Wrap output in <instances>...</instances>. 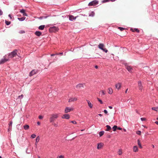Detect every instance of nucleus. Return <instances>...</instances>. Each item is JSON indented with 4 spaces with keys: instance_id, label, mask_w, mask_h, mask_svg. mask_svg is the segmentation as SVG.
Here are the masks:
<instances>
[{
    "instance_id": "49",
    "label": "nucleus",
    "mask_w": 158,
    "mask_h": 158,
    "mask_svg": "<svg viewBox=\"0 0 158 158\" xmlns=\"http://www.w3.org/2000/svg\"><path fill=\"white\" fill-rule=\"evenodd\" d=\"M19 98H20L21 97V98H22L23 97V94H22L21 95L19 96Z\"/></svg>"
},
{
    "instance_id": "52",
    "label": "nucleus",
    "mask_w": 158,
    "mask_h": 158,
    "mask_svg": "<svg viewBox=\"0 0 158 158\" xmlns=\"http://www.w3.org/2000/svg\"><path fill=\"white\" fill-rule=\"evenodd\" d=\"M109 108L110 109H112V107L111 106H109Z\"/></svg>"
},
{
    "instance_id": "62",
    "label": "nucleus",
    "mask_w": 158,
    "mask_h": 158,
    "mask_svg": "<svg viewBox=\"0 0 158 158\" xmlns=\"http://www.w3.org/2000/svg\"><path fill=\"white\" fill-rule=\"evenodd\" d=\"M127 102H129V100H128L127 101Z\"/></svg>"
},
{
    "instance_id": "43",
    "label": "nucleus",
    "mask_w": 158,
    "mask_h": 158,
    "mask_svg": "<svg viewBox=\"0 0 158 158\" xmlns=\"http://www.w3.org/2000/svg\"><path fill=\"white\" fill-rule=\"evenodd\" d=\"M141 120L142 121H145L146 120V118H141Z\"/></svg>"
},
{
    "instance_id": "10",
    "label": "nucleus",
    "mask_w": 158,
    "mask_h": 158,
    "mask_svg": "<svg viewBox=\"0 0 158 158\" xmlns=\"http://www.w3.org/2000/svg\"><path fill=\"white\" fill-rule=\"evenodd\" d=\"M138 85L139 89L140 90H142L143 89V87L142 86L141 81H138Z\"/></svg>"
},
{
    "instance_id": "57",
    "label": "nucleus",
    "mask_w": 158,
    "mask_h": 158,
    "mask_svg": "<svg viewBox=\"0 0 158 158\" xmlns=\"http://www.w3.org/2000/svg\"><path fill=\"white\" fill-rule=\"evenodd\" d=\"M118 130H121L122 129V128L120 127H118Z\"/></svg>"
},
{
    "instance_id": "21",
    "label": "nucleus",
    "mask_w": 158,
    "mask_h": 158,
    "mask_svg": "<svg viewBox=\"0 0 158 158\" xmlns=\"http://www.w3.org/2000/svg\"><path fill=\"white\" fill-rule=\"evenodd\" d=\"M106 127H107V129L105 130L106 131H110L111 129V127L109 125H106Z\"/></svg>"
},
{
    "instance_id": "1",
    "label": "nucleus",
    "mask_w": 158,
    "mask_h": 158,
    "mask_svg": "<svg viewBox=\"0 0 158 158\" xmlns=\"http://www.w3.org/2000/svg\"><path fill=\"white\" fill-rule=\"evenodd\" d=\"M18 51L16 49L14 51L9 53L8 55V59L9 58H12L17 56L19 57H20V56L18 55L17 54Z\"/></svg>"
},
{
    "instance_id": "46",
    "label": "nucleus",
    "mask_w": 158,
    "mask_h": 158,
    "mask_svg": "<svg viewBox=\"0 0 158 158\" xmlns=\"http://www.w3.org/2000/svg\"><path fill=\"white\" fill-rule=\"evenodd\" d=\"M39 118L40 119H42L43 118V117L41 115H40L39 116Z\"/></svg>"
},
{
    "instance_id": "30",
    "label": "nucleus",
    "mask_w": 158,
    "mask_h": 158,
    "mask_svg": "<svg viewBox=\"0 0 158 158\" xmlns=\"http://www.w3.org/2000/svg\"><path fill=\"white\" fill-rule=\"evenodd\" d=\"M152 109L153 110H154L156 111H158V107H152Z\"/></svg>"
},
{
    "instance_id": "20",
    "label": "nucleus",
    "mask_w": 158,
    "mask_h": 158,
    "mask_svg": "<svg viewBox=\"0 0 158 158\" xmlns=\"http://www.w3.org/2000/svg\"><path fill=\"white\" fill-rule=\"evenodd\" d=\"M138 148L137 146H135L133 147V150L134 152H138Z\"/></svg>"
},
{
    "instance_id": "36",
    "label": "nucleus",
    "mask_w": 158,
    "mask_h": 158,
    "mask_svg": "<svg viewBox=\"0 0 158 158\" xmlns=\"http://www.w3.org/2000/svg\"><path fill=\"white\" fill-rule=\"evenodd\" d=\"M35 137H36V135L34 134L32 135L31 136V137L32 138H34Z\"/></svg>"
},
{
    "instance_id": "2",
    "label": "nucleus",
    "mask_w": 158,
    "mask_h": 158,
    "mask_svg": "<svg viewBox=\"0 0 158 158\" xmlns=\"http://www.w3.org/2000/svg\"><path fill=\"white\" fill-rule=\"evenodd\" d=\"M98 47L100 49L102 50L105 53H107L108 51L107 49L105 48L104 45L103 44L100 43L99 44Z\"/></svg>"
},
{
    "instance_id": "39",
    "label": "nucleus",
    "mask_w": 158,
    "mask_h": 158,
    "mask_svg": "<svg viewBox=\"0 0 158 158\" xmlns=\"http://www.w3.org/2000/svg\"><path fill=\"white\" fill-rule=\"evenodd\" d=\"M118 28L121 31H122L123 30L125 29L124 28L122 27H118Z\"/></svg>"
},
{
    "instance_id": "63",
    "label": "nucleus",
    "mask_w": 158,
    "mask_h": 158,
    "mask_svg": "<svg viewBox=\"0 0 158 158\" xmlns=\"http://www.w3.org/2000/svg\"><path fill=\"white\" fill-rule=\"evenodd\" d=\"M84 130H81V131H84Z\"/></svg>"
},
{
    "instance_id": "31",
    "label": "nucleus",
    "mask_w": 158,
    "mask_h": 158,
    "mask_svg": "<svg viewBox=\"0 0 158 158\" xmlns=\"http://www.w3.org/2000/svg\"><path fill=\"white\" fill-rule=\"evenodd\" d=\"M40 139V137L39 136H38L36 139V143H38Z\"/></svg>"
},
{
    "instance_id": "19",
    "label": "nucleus",
    "mask_w": 158,
    "mask_h": 158,
    "mask_svg": "<svg viewBox=\"0 0 158 158\" xmlns=\"http://www.w3.org/2000/svg\"><path fill=\"white\" fill-rule=\"evenodd\" d=\"M41 32L39 31H36L35 33V34L38 36L41 35Z\"/></svg>"
},
{
    "instance_id": "13",
    "label": "nucleus",
    "mask_w": 158,
    "mask_h": 158,
    "mask_svg": "<svg viewBox=\"0 0 158 158\" xmlns=\"http://www.w3.org/2000/svg\"><path fill=\"white\" fill-rule=\"evenodd\" d=\"M77 98L76 97L71 98L69 99V102H71L76 101L77 100Z\"/></svg>"
},
{
    "instance_id": "14",
    "label": "nucleus",
    "mask_w": 158,
    "mask_h": 158,
    "mask_svg": "<svg viewBox=\"0 0 158 158\" xmlns=\"http://www.w3.org/2000/svg\"><path fill=\"white\" fill-rule=\"evenodd\" d=\"M69 19L71 21H73L74 20H75L76 18V17H74L73 15H70L69 16Z\"/></svg>"
},
{
    "instance_id": "41",
    "label": "nucleus",
    "mask_w": 158,
    "mask_h": 158,
    "mask_svg": "<svg viewBox=\"0 0 158 158\" xmlns=\"http://www.w3.org/2000/svg\"><path fill=\"white\" fill-rule=\"evenodd\" d=\"M137 142H138V144L139 146L141 144L140 142L139 139L138 140Z\"/></svg>"
},
{
    "instance_id": "47",
    "label": "nucleus",
    "mask_w": 158,
    "mask_h": 158,
    "mask_svg": "<svg viewBox=\"0 0 158 158\" xmlns=\"http://www.w3.org/2000/svg\"><path fill=\"white\" fill-rule=\"evenodd\" d=\"M3 14V12L0 9V16L2 15Z\"/></svg>"
},
{
    "instance_id": "4",
    "label": "nucleus",
    "mask_w": 158,
    "mask_h": 158,
    "mask_svg": "<svg viewBox=\"0 0 158 158\" xmlns=\"http://www.w3.org/2000/svg\"><path fill=\"white\" fill-rule=\"evenodd\" d=\"M59 30V29L57 27H50L49 29V31L50 32H55Z\"/></svg>"
},
{
    "instance_id": "23",
    "label": "nucleus",
    "mask_w": 158,
    "mask_h": 158,
    "mask_svg": "<svg viewBox=\"0 0 158 158\" xmlns=\"http://www.w3.org/2000/svg\"><path fill=\"white\" fill-rule=\"evenodd\" d=\"M131 30L133 32H136L137 33H139V30L137 28H135L134 29H131Z\"/></svg>"
},
{
    "instance_id": "32",
    "label": "nucleus",
    "mask_w": 158,
    "mask_h": 158,
    "mask_svg": "<svg viewBox=\"0 0 158 158\" xmlns=\"http://www.w3.org/2000/svg\"><path fill=\"white\" fill-rule=\"evenodd\" d=\"M117 126H114L112 128V129H113V131H115L117 128Z\"/></svg>"
},
{
    "instance_id": "26",
    "label": "nucleus",
    "mask_w": 158,
    "mask_h": 158,
    "mask_svg": "<svg viewBox=\"0 0 158 158\" xmlns=\"http://www.w3.org/2000/svg\"><path fill=\"white\" fill-rule=\"evenodd\" d=\"M45 27V25H41L39 27V29L41 30H43Z\"/></svg>"
},
{
    "instance_id": "51",
    "label": "nucleus",
    "mask_w": 158,
    "mask_h": 158,
    "mask_svg": "<svg viewBox=\"0 0 158 158\" xmlns=\"http://www.w3.org/2000/svg\"><path fill=\"white\" fill-rule=\"evenodd\" d=\"M155 123L156 124L158 125V121H156L155 122Z\"/></svg>"
},
{
    "instance_id": "40",
    "label": "nucleus",
    "mask_w": 158,
    "mask_h": 158,
    "mask_svg": "<svg viewBox=\"0 0 158 158\" xmlns=\"http://www.w3.org/2000/svg\"><path fill=\"white\" fill-rule=\"evenodd\" d=\"M25 33V31H23V30H21V31H20L19 32V33L20 34H23V33Z\"/></svg>"
},
{
    "instance_id": "38",
    "label": "nucleus",
    "mask_w": 158,
    "mask_h": 158,
    "mask_svg": "<svg viewBox=\"0 0 158 158\" xmlns=\"http://www.w3.org/2000/svg\"><path fill=\"white\" fill-rule=\"evenodd\" d=\"M136 133L138 135H140L141 134V132L139 131H136Z\"/></svg>"
},
{
    "instance_id": "42",
    "label": "nucleus",
    "mask_w": 158,
    "mask_h": 158,
    "mask_svg": "<svg viewBox=\"0 0 158 158\" xmlns=\"http://www.w3.org/2000/svg\"><path fill=\"white\" fill-rule=\"evenodd\" d=\"M57 158H64V156L62 155L60 156H58Z\"/></svg>"
},
{
    "instance_id": "17",
    "label": "nucleus",
    "mask_w": 158,
    "mask_h": 158,
    "mask_svg": "<svg viewBox=\"0 0 158 158\" xmlns=\"http://www.w3.org/2000/svg\"><path fill=\"white\" fill-rule=\"evenodd\" d=\"M84 85L82 84H79L76 86V88L77 89H80L81 87H83Z\"/></svg>"
},
{
    "instance_id": "56",
    "label": "nucleus",
    "mask_w": 158,
    "mask_h": 158,
    "mask_svg": "<svg viewBox=\"0 0 158 158\" xmlns=\"http://www.w3.org/2000/svg\"><path fill=\"white\" fill-rule=\"evenodd\" d=\"M95 68L96 69H98V66L97 65H96L95 66Z\"/></svg>"
},
{
    "instance_id": "50",
    "label": "nucleus",
    "mask_w": 158,
    "mask_h": 158,
    "mask_svg": "<svg viewBox=\"0 0 158 158\" xmlns=\"http://www.w3.org/2000/svg\"><path fill=\"white\" fill-rule=\"evenodd\" d=\"M139 147L140 148H142V146H141V145H139Z\"/></svg>"
},
{
    "instance_id": "18",
    "label": "nucleus",
    "mask_w": 158,
    "mask_h": 158,
    "mask_svg": "<svg viewBox=\"0 0 158 158\" xmlns=\"http://www.w3.org/2000/svg\"><path fill=\"white\" fill-rule=\"evenodd\" d=\"M87 101L88 102V106L90 108H92L93 107V105L92 103L89 102V101L87 100Z\"/></svg>"
},
{
    "instance_id": "64",
    "label": "nucleus",
    "mask_w": 158,
    "mask_h": 158,
    "mask_svg": "<svg viewBox=\"0 0 158 158\" xmlns=\"http://www.w3.org/2000/svg\"><path fill=\"white\" fill-rule=\"evenodd\" d=\"M37 143H36H36H35V144L36 145H37Z\"/></svg>"
},
{
    "instance_id": "54",
    "label": "nucleus",
    "mask_w": 158,
    "mask_h": 158,
    "mask_svg": "<svg viewBox=\"0 0 158 158\" xmlns=\"http://www.w3.org/2000/svg\"><path fill=\"white\" fill-rule=\"evenodd\" d=\"M98 115L101 117L102 116V114H99Z\"/></svg>"
},
{
    "instance_id": "58",
    "label": "nucleus",
    "mask_w": 158,
    "mask_h": 158,
    "mask_svg": "<svg viewBox=\"0 0 158 158\" xmlns=\"http://www.w3.org/2000/svg\"><path fill=\"white\" fill-rule=\"evenodd\" d=\"M127 90H128V89H127L126 90V91H125V93H127Z\"/></svg>"
},
{
    "instance_id": "15",
    "label": "nucleus",
    "mask_w": 158,
    "mask_h": 158,
    "mask_svg": "<svg viewBox=\"0 0 158 158\" xmlns=\"http://www.w3.org/2000/svg\"><path fill=\"white\" fill-rule=\"evenodd\" d=\"M103 146V144L102 143H98V144L97 148L98 149H100Z\"/></svg>"
},
{
    "instance_id": "9",
    "label": "nucleus",
    "mask_w": 158,
    "mask_h": 158,
    "mask_svg": "<svg viewBox=\"0 0 158 158\" xmlns=\"http://www.w3.org/2000/svg\"><path fill=\"white\" fill-rule=\"evenodd\" d=\"M62 118H66V119H69L70 118V116L68 114H65L63 115L62 116Z\"/></svg>"
},
{
    "instance_id": "12",
    "label": "nucleus",
    "mask_w": 158,
    "mask_h": 158,
    "mask_svg": "<svg viewBox=\"0 0 158 158\" xmlns=\"http://www.w3.org/2000/svg\"><path fill=\"white\" fill-rule=\"evenodd\" d=\"M126 68L130 72H131L133 70L131 66H126Z\"/></svg>"
},
{
    "instance_id": "24",
    "label": "nucleus",
    "mask_w": 158,
    "mask_h": 158,
    "mask_svg": "<svg viewBox=\"0 0 158 158\" xmlns=\"http://www.w3.org/2000/svg\"><path fill=\"white\" fill-rule=\"evenodd\" d=\"M108 93L110 94H111L113 92L112 89L111 88H108Z\"/></svg>"
},
{
    "instance_id": "16",
    "label": "nucleus",
    "mask_w": 158,
    "mask_h": 158,
    "mask_svg": "<svg viewBox=\"0 0 158 158\" xmlns=\"http://www.w3.org/2000/svg\"><path fill=\"white\" fill-rule=\"evenodd\" d=\"M20 12L23 14V16H27V14L25 13V11L24 9H22L20 10Z\"/></svg>"
},
{
    "instance_id": "55",
    "label": "nucleus",
    "mask_w": 158,
    "mask_h": 158,
    "mask_svg": "<svg viewBox=\"0 0 158 158\" xmlns=\"http://www.w3.org/2000/svg\"><path fill=\"white\" fill-rule=\"evenodd\" d=\"M8 16L10 18V19H11V17L10 15H9Z\"/></svg>"
},
{
    "instance_id": "3",
    "label": "nucleus",
    "mask_w": 158,
    "mask_h": 158,
    "mask_svg": "<svg viewBox=\"0 0 158 158\" xmlns=\"http://www.w3.org/2000/svg\"><path fill=\"white\" fill-rule=\"evenodd\" d=\"M59 117L58 114H53L51 115V117L50 118V121L51 123L53 122L55 119Z\"/></svg>"
},
{
    "instance_id": "6",
    "label": "nucleus",
    "mask_w": 158,
    "mask_h": 158,
    "mask_svg": "<svg viewBox=\"0 0 158 158\" xmlns=\"http://www.w3.org/2000/svg\"><path fill=\"white\" fill-rule=\"evenodd\" d=\"M9 60V59H6V56H4V58L1 59L0 61V64H3L7 61Z\"/></svg>"
},
{
    "instance_id": "33",
    "label": "nucleus",
    "mask_w": 158,
    "mask_h": 158,
    "mask_svg": "<svg viewBox=\"0 0 158 158\" xmlns=\"http://www.w3.org/2000/svg\"><path fill=\"white\" fill-rule=\"evenodd\" d=\"M118 154L120 155L122 154V151L121 149H119L118 152Z\"/></svg>"
},
{
    "instance_id": "60",
    "label": "nucleus",
    "mask_w": 158,
    "mask_h": 158,
    "mask_svg": "<svg viewBox=\"0 0 158 158\" xmlns=\"http://www.w3.org/2000/svg\"><path fill=\"white\" fill-rule=\"evenodd\" d=\"M152 147H153V148H154V145H152Z\"/></svg>"
},
{
    "instance_id": "61",
    "label": "nucleus",
    "mask_w": 158,
    "mask_h": 158,
    "mask_svg": "<svg viewBox=\"0 0 158 158\" xmlns=\"http://www.w3.org/2000/svg\"><path fill=\"white\" fill-rule=\"evenodd\" d=\"M60 54L62 55L63 54V53H60Z\"/></svg>"
},
{
    "instance_id": "45",
    "label": "nucleus",
    "mask_w": 158,
    "mask_h": 158,
    "mask_svg": "<svg viewBox=\"0 0 158 158\" xmlns=\"http://www.w3.org/2000/svg\"><path fill=\"white\" fill-rule=\"evenodd\" d=\"M71 122L73 124H76L77 123V122H76V121H74V120L71 121Z\"/></svg>"
},
{
    "instance_id": "29",
    "label": "nucleus",
    "mask_w": 158,
    "mask_h": 158,
    "mask_svg": "<svg viewBox=\"0 0 158 158\" xmlns=\"http://www.w3.org/2000/svg\"><path fill=\"white\" fill-rule=\"evenodd\" d=\"M12 123L11 121L9 124V129H8V130H9V129H11V126H12Z\"/></svg>"
},
{
    "instance_id": "48",
    "label": "nucleus",
    "mask_w": 158,
    "mask_h": 158,
    "mask_svg": "<svg viewBox=\"0 0 158 158\" xmlns=\"http://www.w3.org/2000/svg\"><path fill=\"white\" fill-rule=\"evenodd\" d=\"M104 112L106 114H107V113H108L107 111L106 110H104Z\"/></svg>"
},
{
    "instance_id": "11",
    "label": "nucleus",
    "mask_w": 158,
    "mask_h": 158,
    "mask_svg": "<svg viewBox=\"0 0 158 158\" xmlns=\"http://www.w3.org/2000/svg\"><path fill=\"white\" fill-rule=\"evenodd\" d=\"M37 72V71L34 69L31 71L29 75L30 76H32L35 74H36Z\"/></svg>"
},
{
    "instance_id": "22",
    "label": "nucleus",
    "mask_w": 158,
    "mask_h": 158,
    "mask_svg": "<svg viewBox=\"0 0 158 158\" xmlns=\"http://www.w3.org/2000/svg\"><path fill=\"white\" fill-rule=\"evenodd\" d=\"M29 127L27 125H25L23 126V128L24 129L27 130L29 129Z\"/></svg>"
},
{
    "instance_id": "37",
    "label": "nucleus",
    "mask_w": 158,
    "mask_h": 158,
    "mask_svg": "<svg viewBox=\"0 0 158 158\" xmlns=\"http://www.w3.org/2000/svg\"><path fill=\"white\" fill-rule=\"evenodd\" d=\"M97 99L98 100V101L100 102V103H101V104H103V102H102V101L100 100V99H99V98H97Z\"/></svg>"
},
{
    "instance_id": "7",
    "label": "nucleus",
    "mask_w": 158,
    "mask_h": 158,
    "mask_svg": "<svg viewBox=\"0 0 158 158\" xmlns=\"http://www.w3.org/2000/svg\"><path fill=\"white\" fill-rule=\"evenodd\" d=\"M73 110V108H69L68 107H66L65 108L64 112L65 113H67L70 112L71 111Z\"/></svg>"
},
{
    "instance_id": "59",
    "label": "nucleus",
    "mask_w": 158,
    "mask_h": 158,
    "mask_svg": "<svg viewBox=\"0 0 158 158\" xmlns=\"http://www.w3.org/2000/svg\"><path fill=\"white\" fill-rule=\"evenodd\" d=\"M55 55V54H51V56H54V55Z\"/></svg>"
},
{
    "instance_id": "25",
    "label": "nucleus",
    "mask_w": 158,
    "mask_h": 158,
    "mask_svg": "<svg viewBox=\"0 0 158 158\" xmlns=\"http://www.w3.org/2000/svg\"><path fill=\"white\" fill-rule=\"evenodd\" d=\"M18 19L20 21H23L25 19V17H23L22 18H18Z\"/></svg>"
},
{
    "instance_id": "53",
    "label": "nucleus",
    "mask_w": 158,
    "mask_h": 158,
    "mask_svg": "<svg viewBox=\"0 0 158 158\" xmlns=\"http://www.w3.org/2000/svg\"><path fill=\"white\" fill-rule=\"evenodd\" d=\"M37 124L38 125H40V123L39 122H38L37 123Z\"/></svg>"
},
{
    "instance_id": "8",
    "label": "nucleus",
    "mask_w": 158,
    "mask_h": 158,
    "mask_svg": "<svg viewBox=\"0 0 158 158\" xmlns=\"http://www.w3.org/2000/svg\"><path fill=\"white\" fill-rule=\"evenodd\" d=\"M121 85V83L118 82L115 85V87L117 89L119 90L120 89Z\"/></svg>"
},
{
    "instance_id": "35",
    "label": "nucleus",
    "mask_w": 158,
    "mask_h": 158,
    "mask_svg": "<svg viewBox=\"0 0 158 158\" xmlns=\"http://www.w3.org/2000/svg\"><path fill=\"white\" fill-rule=\"evenodd\" d=\"M6 23L7 25H9L10 24V22L7 21H6L5 22Z\"/></svg>"
},
{
    "instance_id": "34",
    "label": "nucleus",
    "mask_w": 158,
    "mask_h": 158,
    "mask_svg": "<svg viewBox=\"0 0 158 158\" xmlns=\"http://www.w3.org/2000/svg\"><path fill=\"white\" fill-rule=\"evenodd\" d=\"M52 124L55 127H57L58 126L57 123H56L53 122H52Z\"/></svg>"
},
{
    "instance_id": "28",
    "label": "nucleus",
    "mask_w": 158,
    "mask_h": 158,
    "mask_svg": "<svg viewBox=\"0 0 158 158\" xmlns=\"http://www.w3.org/2000/svg\"><path fill=\"white\" fill-rule=\"evenodd\" d=\"M104 131H102L100 132L99 133L100 136H102L104 134Z\"/></svg>"
},
{
    "instance_id": "44",
    "label": "nucleus",
    "mask_w": 158,
    "mask_h": 158,
    "mask_svg": "<svg viewBox=\"0 0 158 158\" xmlns=\"http://www.w3.org/2000/svg\"><path fill=\"white\" fill-rule=\"evenodd\" d=\"M101 92H102V95H104L105 94V93L103 90H101Z\"/></svg>"
},
{
    "instance_id": "5",
    "label": "nucleus",
    "mask_w": 158,
    "mask_h": 158,
    "mask_svg": "<svg viewBox=\"0 0 158 158\" xmlns=\"http://www.w3.org/2000/svg\"><path fill=\"white\" fill-rule=\"evenodd\" d=\"M98 3V2L97 0H94L90 2L89 4V6H94L97 5Z\"/></svg>"
},
{
    "instance_id": "27",
    "label": "nucleus",
    "mask_w": 158,
    "mask_h": 158,
    "mask_svg": "<svg viewBox=\"0 0 158 158\" xmlns=\"http://www.w3.org/2000/svg\"><path fill=\"white\" fill-rule=\"evenodd\" d=\"M95 13L94 11H92L89 15V16L93 17Z\"/></svg>"
}]
</instances>
